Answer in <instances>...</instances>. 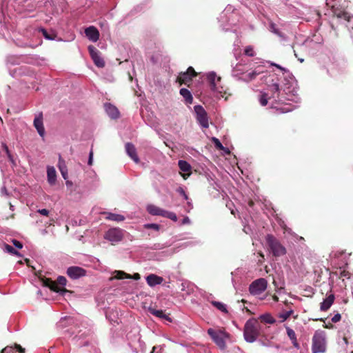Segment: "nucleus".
<instances>
[{
	"label": "nucleus",
	"instance_id": "obj_1",
	"mask_svg": "<svg viewBox=\"0 0 353 353\" xmlns=\"http://www.w3.org/2000/svg\"><path fill=\"white\" fill-rule=\"evenodd\" d=\"M261 325L255 319H249L245 324L243 335L248 343H253L261 334Z\"/></svg>",
	"mask_w": 353,
	"mask_h": 353
},
{
	"label": "nucleus",
	"instance_id": "obj_2",
	"mask_svg": "<svg viewBox=\"0 0 353 353\" xmlns=\"http://www.w3.org/2000/svg\"><path fill=\"white\" fill-rule=\"evenodd\" d=\"M266 242L274 256L279 257L286 254L285 248L272 234H268L266 236Z\"/></svg>",
	"mask_w": 353,
	"mask_h": 353
},
{
	"label": "nucleus",
	"instance_id": "obj_3",
	"mask_svg": "<svg viewBox=\"0 0 353 353\" xmlns=\"http://www.w3.org/2000/svg\"><path fill=\"white\" fill-rule=\"evenodd\" d=\"M326 351V339L322 332L316 331L312 337V352L324 353Z\"/></svg>",
	"mask_w": 353,
	"mask_h": 353
},
{
	"label": "nucleus",
	"instance_id": "obj_4",
	"mask_svg": "<svg viewBox=\"0 0 353 353\" xmlns=\"http://www.w3.org/2000/svg\"><path fill=\"white\" fill-rule=\"evenodd\" d=\"M208 334L211 336L213 341L221 348L223 349L225 347V342L224 338H228L229 334L223 330L216 331L212 328L208 330Z\"/></svg>",
	"mask_w": 353,
	"mask_h": 353
},
{
	"label": "nucleus",
	"instance_id": "obj_5",
	"mask_svg": "<svg viewBox=\"0 0 353 353\" xmlns=\"http://www.w3.org/2000/svg\"><path fill=\"white\" fill-rule=\"evenodd\" d=\"M196 76V72L192 66H190L185 72H181L179 74L176 78V82L180 85L185 84L190 87V83L192 82V78Z\"/></svg>",
	"mask_w": 353,
	"mask_h": 353
},
{
	"label": "nucleus",
	"instance_id": "obj_6",
	"mask_svg": "<svg viewBox=\"0 0 353 353\" xmlns=\"http://www.w3.org/2000/svg\"><path fill=\"white\" fill-rule=\"evenodd\" d=\"M267 284V281L265 279H256L250 284L249 291L254 295L260 294L265 290Z\"/></svg>",
	"mask_w": 353,
	"mask_h": 353
},
{
	"label": "nucleus",
	"instance_id": "obj_7",
	"mask_svg": "<svg viewBox=\"0 0 353 353\" xmlns=\"http://www.w3.org/2000/svg\"><path fill=\"white\" fill-rule=\"evenodd\" d=\"M194 108L199 123L203 128H208L209 127L208 117L205 109L200 105H195Z\"/></svg>",
	"mask_w": 353,
	"mask_h": 353
},
{
	"label": "nucleus",
	"instance_id": "obj_8",
	"mask_svg": "<svg viewBox=\"0 0 353 353\" xmlns=\"http://www.w3.org/2000/svg\"><path fill=\"white\" fill-rule=\"evenodd\" d=\"M89 53L94 64L99 68L105 66V61L100 56V52L93 46L88 47Z\"/></svg>",
	"mask_w": 353,
	"mask_h": 353
},
{
	"label": "nucleus",
	"instance_id": "obj_9",
	"mask_svg": "<svg viewBox=\"0 0 353 353\" xmlns=\"http://www.w3.org/2000/svg\"><path fill=\"white\" fill-rule=\"evenodd\" d=\"M104 238L111 242H119L123 239L122 230L117 228L110 229L105 234Z\"/></svg>",
	"mask_w": 353,
	"mask_h": 353
},
{
	"label": "nucleus",
	"instance_id": "obj_10",
	"mask_svg": "<svg viewBox=\"0 0 353 353\" xmlns=\"http://www.w3.org/2000/svg\"><path fill=\"white\" fill-rule=\"evenodd\" d=\"M41 280L43 285L49 288L53 292H59L61 294L68 292L65 288L57 286V283L50 278L44 277Z\"/></svg>",
	"mask_w": 353,
	"mask_h": 353
},
{
	"label": "nucleus",
	"instance_id": "obj_11",
	"mask_svg": "<svg viewBox=\"0 0 353 353\" xmlns=\"http://www.w3.org/2000/svg\"><path fill=\"white\" fill-rule=\"evenodd\" d=\"M86 274V270L78 266H72L68 268L67 274L72 279H77L80 277L84 276Z\"/></svg>",
	"mask_w": 353,
	"mask_h": 353
},
{
	"label": "nucleus",
	"instance_id": "obj_12",
	"mask_svg": "<svg viewBox=\"0 0 353 353\" xmlns=\"http://www.w3.org/2000/svg\"><path fill=\"white\" fill-rule=\"evenodd\" d=\"M207 79L209 82L210 87L212 90L218 91L221 92V91L219 90L217 87V83L221 81L220 77H217L215 72H212L208 74Z\"/></svg>",
	"mask_w": 353,
	"mask_h": 353
},
{
	"label": "nucleus",
	"instance_id": "obj_13",
	"mask_svg": "<svg viewBox=\"0 0 353 353\" xmlns=\"http://www.w3.org/2000/svg\"><path fill=\"white\" fill-rule=\"evenodd\" d=\"M250 65L247 63H239L233 69V75L238 79L250 70Z\"/></svg>",
	"mask_w": 353,
	"mask_h": 353
},
{
	"label": "nucleus",
	"instance_id": "obj_14",
	"mask_svg": "<svg viewBox=\"0 0 353 353\" xmlns=\"http://www.w3.org/2000/svg\"><path fill=\"white\" fill-rule=\"evenodd\" d=\"M34 126L37 129L39 134L43 137L45 134V129L43 123V114L40 112L34 119Z\"/></svg>",
	"mask_w": 353,
	"mask_h": 353
},
{
	"label": "nucleus",
	"instance_id": "obj_15",
	"mask_svg": "<svg viewBox=\"0 0 353 353\" xmlns=\"http://www.w3.org/2000/svg\"><path fill=\"white\" fill-rule=\"evenodd\" d=\"M86 37L92 42H96L99 39V32L94 26H90L85 30Z\"/></svg>",
	"mask_w": 353,
	"mask_h": 353
},
{
	"label": "nucleus",
	"instance_id": "obj_16",
	"mask_svg": "<svg viewBox=\"0 0 353 353\" xmlns=\"http://www.w3.org/2000/svg\"><path fill=\"white\" fill-rule=\"evenodd\" d=\"M104 107L107 114L111 119H117L119 118L120 113L116 106L112 105L111 103H105Z\"/></svg>",
	"mask_w": 353,
	"mask_h": 353
},
{
	"label": "nucleus",
	"instance_id": "obj_17",
	"mask_svg": "<svg viewBox=\"0 0 353 353\" xmlns=\"http://www.w3.org/2000/svg\"><path fill=\"white\" fill-rule=\"evenodd\" d=\"M334 299L335 296L334 294H329L321 303L320 310L323 312L327 311L334 303Z\"/></svg>",
	"mask_w": 353,
	"mask_h": 353
},
{
	"label": "nucleus",
	"instance_id": "obj_18",
	"mask_svg": "<svg viewBox=\"0 0 353 353\" xmlns=\"http://www.w3.org/2000/svg\"><path fill=\"white\" fill-rule=\"evenodd\" d=\"M125 150L127 154L130 157V158L135 162L139 163V159L137 154V150L134 145L130 143H127L125 144Z\"/></svg>",
	"mask_w": 353,
	"mask_h": 353
},
{
	"label": "nucleus",
	"instance_id": "obj_19",
	"mask_svg": "<svg viewBox=\"0 0 353 353\" xmlns=\"http://www.w3.org/2000/svg\"><path fill=\"white\" fill-rule=\"evenodd\" d=\"M179 167L181 171L185 172L182 174V176L184 179H186L190 175L191 166L190 165L185 161L179 160L178 162Z\"/></svg>",
	"mask_w": 353,
	"mask_h": 353
},
{
	"label": "nucleus",
	"instance_id": "obj_20",
	"mask_svg": "<svg viewBox=\"0 0 353 353\" xmlns=\"http://www.w3.org/2000/svg\"><path fill=\"white\" fill-rule=\"evenodd\" d=\"M260 74V72H257L256 70H251L248 71V72L245 73L243 75H241V77L238 79L240 81H242L243 82H250L251 81L255 79L256 77Z\"/></svg>",
	"mask_w": 353,
	"mask_h": 353
},
{
	"label": "nucleus",
	"instance_id": "obj_21",
	"mask_svg": "<svg viewBox=\"0 0 353 353\" xmlns=\"http://www.w3.org/2000/svg\"><path fill=\"white\" fill-rule=\"evenodd\" d=\"M146 281L150 286L153 287L161 284L163 279L161 276L151 274L146 277Z\"/></svg>",
	"mask_w": 353,
	"mask_h": 353
},
{
	"label": "nucleus",
	"instance_id": "obj_22",
	"mask_svg": "<svg viewBox=\"0 0 353 353\" xmlns=\"http://www.w3.org/2000/svg\"><path fill=\"white\" fill-rule=\"evenodd\" d=\"M286 332L288 337L291 340L293 346L296 349H299L300 345L297 341L295 332L292 328L286 327Z\"/></svg>",
	"mask_w": 353,
	"mask_h": 353
},
{
	"label": "nucleus",
	"instance_id": "obj_23",
	"mask_svg": "<svg viewBox=\"0 0 353 353\" xmlns=\"http://www.w3.org/2000/svg\"><path fill=\"white\" fill-rule=\"evenodd\" d=\"M148 311L152 315H154L160 319H166V320L169 321L170 322L172 321L171 319L168 315L164 314L163 311L161 310H157L154 307H150L148 308Z\"/></svg>",
	"mask_w": 353,
	"mask_h": 353
},
{
	"label": "nucleus",
	"instance_id": "obj_24",
	"mask_svg": "<svg viewBox=\"0 0 353 353\" xmlns=\"http://www.w3.org/2000/svg\"><path fill=\"white\" fill-rule=\"evenodd\" d=\"M180 94L184 98L185 101L188 104H192L193 97L190 91L186 88H181L179 91Z\"/></svg>",
	"mask_w": 353,
	"mask_h": 353
},
{
	"label": "nucleus",
	"instance_id": "obj_25",
	"mask_svg": "<svg viewBox=\"0 0 353 353\" xmlns=\"http://www.w3.org/2000/svg\"><path fill=\"white\" fill-rule=\"evenodd\" d=\"M48 181L50 185H53L56 181V170L53 167H48L47 170Z\"/></svg>",
	"mask_w": 353,
	"mask_h": 353
},
{
	"label": "nucleus",
	"instance_id": "obj_26",
	"mask_svg": "<svg viewBox=\"0 0 353 353\" xmlns=\"http://www.w3.org/2000/svg\"><path fill=\"white\" fill-rule=\"evenodd\" d=\"M159 216L170 219L174 221H177V216L175 213H174L172 212H169V211L165 210L162 208H161V210H160Z\"/></svg>",
	"mask_w": 353,
	"mask_h": 353
},
{
	"label": "nucleus",
	"instance_id": "obj_27",
	"mask_svg": "<svg viewBox=\"0 0 353 353\" xmlns=\"http://www.w3.org/2000/svg\"><path fill=\"white\" fill-rule=\"evenodd\" d=\"M259 319L263 323L273 324L276 322L275 319L269 313L261 315Z\"/></svg>",
	"mask_w": 353,
	"mask_h": 353
},
{
	"label": "nucleus",
	"instance_id": "obj_28",
	"mask_svg": "<svg viewBox=\"0 0 353 353\" xmlns=\"http://www.w3.org/2000/svg\"><path fill=\"white\" fill-rule=\"evenodd\" d=\"M104 214H106V219H109V220H111V221H122L125 219L124 216L123 215H121V214H114V213H111V212H104Z\"/></svg>",
	"mask_w": 353,
	"mask_h": 353
},
{
	"label": "nucleus",
	"instance_id": "obj_29",
	"mask_svg": "<svg viewBox=\"0 0 353 353\" xmlns=\"http://www.w3.org/2000/svg\"><path fill=\"white\" fill-rule=\"evenodd\" d=\"M161 208L157 207L154 205H148L147 206V211L149 214L154 216H159Z\"/></svg>",
	"mask_w": 353,
	"mask_h": 353
},
{
	"label": "nucleus",
	"instance_id": "obj_30",
	"mask_svg": "<svg viewBox=\"0 0 353 353\" xmlns=\"http://www.w3.org/2000/svg\"><path fill=\"white\" fill-rule=\"evenodd\" d=\"M59 170H60L62 176L65 179H66L68 177V172H67L65 165H64V161L61 159V157H59Z\"/></svg>",
	"mask_w": 353,
	"mask_h": 353
},
{
	"label": "nucleus",
	"instance_id": "obj_31",
	"mask_svg": "<svg viewBox=\"0 0 353 353\" xmlns=\"http://www.w3.org/2000/svg\"><path fill=\"white\" fill-rule=\"evenodd\" d=\"M211 303H212V305H214L219 310H220V311H221V312H223L224 313H228V310L226 308V306L223 303L219 302V301H213L211 302Z\"/></svg>",
	"mask_w": 353,
	"mask_h": 353
},
{
	"label": "nucleus",
	"instance_id": "obj_32",
	"mask_svg": "<svg viewBox=\"0 0 353 353\" xmlns=\"http://www.w3.org/2000/svg\"><path fill=\"white\" fill-rule=\"evenodd\" d=\"M3 247H4L3 250L5 251H6L7 252H8L12 255L21 256L20 253L18 251H17L12 246L5 243Z\"/></svg>",
	"mask_w": 353,
	"mask_h": 353
},
{
	"label": "nucleus",
	"instance_id": "obj_33",
	"mask_svg": "<svg viewBox=\"0 0 353 353\" xmlns=\"http://www.w3.org/2000/svg\"><path fill=\"white\" fill-rule=\"evenodd\" d=\"M270 90L272 92V97H279V85L277 83H273L272 85H270Z\"/></svg>",
	"mask_w": 353,
	"mask_h": 353
},
{
	"label": "nucleus",
	"instance_id": "obj_34",
	"mask_svg": "<svg viewBox=\"0 0 353 353\" xmlns=\"http://www.w3.org/2000/svg\"><path fill=\"white\" fill-rule=\"evenodd\" d=\"M115 273H116V275L114 277L117 279H130L131 278L130 274H128L124 272L123 271L118 270V271H115Z\"/></svg>",
	"mask_w": 353,
	"mask_h": 353
},
{
	"label": "nucleus",
	"instance_id": "obj_35",
	"mask_svg": "<svg viewBox=\"0 0 353 353\" xmlns=\"http://www.w3.org/2000/svg\"><path fill=\"white\" fill-rule=\"evenodd\" d=\"M270 97H268V94L266 93H263L260 96L259 101L261 105L265 106L268 104V99Z\"/></svg>",
	"mask_w": 353,
	"mask_h": 353
},
{
	"label": "nucleus",
	"instance_id": "obj_36",
	"mask_svg": "<svg viewBox=\"0 0 353 353\" xmlns=\"http://www.w3.org/2000/svg\"><path fill=\"white\" fill-rule=\"evenodd\" d=\"M292 313L293 310H290L289 311H286L285 312L279 314V317L281 318L282 319L281 321L283 322L285 320H287Z\"/></svg>",
	"mask_w": 353,
	"mask_h": 353
},
{
	"label": "nucleus",
	"instance_id": "obj_37",
	"mask_svg": "<svg viewBox=\"0 0 353 353\" xmlns=\"http://www.w3.org/2000/svg\"><path fill=\"white\" fill-rule=\"evenodd\" d=\"M244 54L248 57H254L255 55L254 48L251 46L245 47Z\"/></svg>",
	"mask_w": 353,
	"mask_h": 353
},
{
	"label": "nucleus",
	"instance_id": "obj_38",
	"mask_svg": "<svg viewBox=\"0 0 353 353\" xmlns=\"http://www.w3.org/2000/svg\"><path fill=\"white\" fill-rule=\"evenodd\" d=\"M212 140V142L214 143L215 147L217 149L221 150H225V148L223 146L222 143L220 142V141L217 138L213 137Z\"/></svg>",
	"mask_w": 353,
	"mask_h": 353
},
{
	"label": "nucleus",
	"instance_id": "obj_39",
	"mask_svg": "<svg viewBox=\"0 0 353 353\" xmlns=\"http://www.w3.org/2000/svg\"><path fill=\"white\" fill-rule=\"evenodd\" d=\"M57 283V286L59 285L62 287H64L66 285L67 280L65 277L63 276H58L57 281H55Z\"/></svg>",
	"mask_w": 353,
	"mask_h": 353
},
{
	"label": "nucleus",
	"instance_id": "obj_40",
	"mask_svg": "<svg viewBox=\"0 0 353 353\" xmlns=\"http://www.w3.org/2000/svg\"><path fill=\"white\" fill-rule=\"evenodd\" d=\"M144 228L146 229H154L158 231L160 228V225L156 223H147L144 225Z\"/></svg>",
	"mask_w": 353,
	"mask_h": 353
},
{
	"label": "nucleus",
	"instance_id": "obj_41",
	"mask_svg": "<svg viewBox=\"0 0 353 353\" xmlns=\"http://www.w3.org/2000/svg\"><path fill=\"white\" fill-rule=\"evenodd\" d=\"M1 353H15V350L12 346H6L1 350Z\"/></svg>",
	"mask_w": 353,
	"mask_h": 353
},
{
	"label": "nucleus",
	"instance_id": "obj_42",
	"mask_svg": "<svg viewBox=\"0 0 353 353\" xmlns=\"http://www.w3.org/2000/svg\"><path fill=\"white\" fill-rule=\"evenodd\" d=\"M176 192L179 194H180L184 198V199H185V200L188 199V196L185 193V190H183V188H181V187L178 188L177 190H176Z\"/></svg>",
	"mask_w": 353,
	"mask_h": 353
},
{
	"label": "nucleus",
	"instance_id": "obj_43",
	"mask_svg": "<svg viewBox=\"0 0 353 353\" xmlns=\"http://www.w3.org/2000/svg\"><path fill=\"white\" fill-rule=\"evenodd\" d=\"M11 242L18 249H21L23 248V244L17 239H12Z\"/></svg>",
	"mask_w": 353,
	"mask_h": 353
},
{
	"label": "nucleus",
	"instance_id": "obj_44",
	"mask_svg": "<svg viewBox=\"0 0 353 353\" xmlns=\"http://www.w3.org/2000/svg\"><path fill=\"white\" fill-rule=\"evenodd\" d=\"M341 319V315L339 313L336 314L332 318V323H337L340 321Z\"/></svg>",
	"mask_w": 353,
	"mask_h": 353
},
{
	"label": "nucleus",
	"instance_id": "obj_45",
	"mask_svg": "<svg viewBox=\"0 0 353 353\" xmlns=\"http://www.w3.org/2000/svg\"><path fill=\"white\" fill-rule=\"evenodd\" d=\"M14 350L16 349L20 353H25V348L22 347L20 345L15 343L14 344Z\"/></svg>",
	"mask_w": 353,
	"mask_h": 353
},
{
	"label": "nucleus",
	"instance_id": "obj_46",
	"mask_svg": "<svg viewBox=\"0 0 353 353\" xmlns=\"http://www.w3.org/2000/svg\"><path fill=\"white\" fill-rule=\"evenodd\" d=\"M37 212L41 215L46 216H48L50 213L49 210L47 209L38 210Z\"/></svg>",
	"mask_w": 353,
	"mask_h": 353
},
{
	"label": "nucleus",
	"instance_id": "obj_47",
	"mask_svg": "<svg viewBox=\"0 0 353 353\" xmlns=\"http://www.w3.org/2000/svg\"><path fill=\"white\" fill-rule=\"evenodd\" d=\"M42 33L46 39L50 40L54 39V37H51L45 29H42Z\"/></svg>",
	"mask_w": 353,
	"mask_h": 353
},
{
	"label": "nucleus",
	"instance_id": "obj_48",
	"mask_svg": "<svg viewBox=\"0 0 353 353\" xmlns=\"http://www.w3.org/2000/svg\"><path fill=\"white\" fill-rule=\"evenodd\" d=\"M292 109L289 108H278L277 109V111L279 112V113H285V112H288L290 111H291Z\"/></svg>",
	"mask_w": 353,
	"mask_h": 353
},
{
	"label": "nucleus",
	"instance_id": "obj_49",
	"mask_svg": "<svg viewBox=\"0 0 353 353\" xmlns=\"http://www.w3.org/2000/svg\"><path fill=\"white\" fill-rule=\"evenodd\" d=\"M92 157H93V152H92V151H90V154H89V159H88V162L89 165H92Z\"/></svg>",
	"mask_w": 353,
	"mask_h": 353
},
{
	"label": "nucleus",
	"instance_id": "obj_50",
	"mask_svg": "<svg viewBox=\"0 0 353 353\" xmlns=\"http://www.w3.org/2000/svg\"><path fill=\"white\" fill-rule=\"evenodd\" d=\"M130 279H133L134 280L140 279V274L139 273H135L132 276H131Z\"/></svg>",
	"mask_w": 353,
	"mask_h": 353
},
{
	"label": "nucleus",
	"instance_id": "obj_51",
	"mask_svg": "<svg viewBox=\"0 0 353 353\" xmlns=\"http://www.w3.org/2000/svg\"><path fill=\"white\" fill-rule=\"evenodd\" d=\"M324 327L327 329H332L334 327V325L332 323H328L327 324L324 325Z\"/></svg>",
	"mask_w": 353,
	"mask_h": 353
},
{
	"label": "nucleus",
	"instance_id": "obj_52",
	"mask_svg": "<svg viewBox=\"0 0 353 353\" xmlns=\"http://www.w3.org/2000/svg\"><path fill=\"white\" fill-rule=\"evenodd\" d=\"M272 298H273V300L276 302H277L279 301V297L276 295H274Z\"/></svg>",
	"mask_w": 353,
	"mask_h": 353
},
{
	"label": "nucleus",
	"instance_id": "obj_53",
	"mask_svg": "<svg viewBox=\"0 0 353 353\" xmlns=\"http://www.w3.org/2000/svg\"><path fill=\"white\" fill-rule=\"evenodd\" d=\"M274 25L272 24L271 27H272V28L274 29V32L276 34H279V32L276 29L274 28Z\"/></svg>",
	"mask_w": 353,
	"mask_h": 353
},
{
	"label": "nucleus",
	"instance_id": "obj_54",
	"mask_svg": "<svg viewBox=\"0 0 353 353\" xmlns=\"http://www.w3.org/2000/svg\"><path fill=\"white\" fill-rule=\"evenodd\" d=\"M10 209L12 211L14 210V206L11 203H10Z\"/></svg>",
	"mask_w": 353,
	"mask_h": 353
},
{
	"label": "nucleus",
	"instance_id": "obj_55",
	"mask_svg": "<svg viewBox=\"0 0 353 353\" xmlns=\"http://www.w3.org/2000/svg\"><path fill=\"white\" fill-rule=\"evenodd\" d=\"M319 320L322 321V322H325V319H319Z\"/></svg>",
	"mask_w": 353,
	"mask_h": 353
},
{
	"label": "nucleus",
	"instance_id": "obj_56",
	"mask_svg": "<svg viewBox=\"0 0 353 353\" xmlns=\"http://www.w3.org/2000/svg\"><path fill=\"white\" fill-rule=\"evenodd\" d=\"M277 68H280V69H282V68L278 65H275Z\"/></svg>",
	"mask_w": 353,
	"mask_h": 353
},
{
	"label": "nucleus",
	"instance_id": "obj_57",
	"mask_svg": "<svg viewBox=\"0 0 353 353\" xmlns=\"http://www.w3.org/2000/svg\"><path fill=\"white\" fill-rule=\"evenodd\" d=\"M26 263H29V261H30V260H29V259H26Z\"/></svg>",
	"mask_w": 353,
	"mask_h": 353
},
{
	"label": "nucleus",
	"instance_id": "obj_58",
	"mask_svg": "<svg viewBox=\"0 0 353 353\" xmlns=\"http://www.w3.org/2000/svg\"><path fill=\"white\" fill-rule=\"evenodd\" d=\"M66 184H67V185H70V184H71V183H70V182H69V181H67V182H66Z\"/></svg>",
	"mask_w": 353,
	"mask_h": 353
},
{
	"label": "nucleus",
	"instance_id": "obj_59",
	"mask_svg": "<svg viewBox=\"0 0 353 353\" xmlns=\"http://www.w3.org/2000/svg\"><path fill=\"white\" fill-rule=\"evenodd\" d=\"M11 218H12V219L14 218V214L11 215Z\"/></svg>",
	"mask_w": 353,
	"mask_h": 353
},
{
	"label": "nucleus",
	"instance_id": "obj_60",
	"mask_svg": "<svg viewBox=\"0 0 353 353\" xmlns=\"http://www.w3.org/2000/svg\"><path fill=\"white\" fill-rule=\"evenodd\" d=\"M341 274H342V276H345V272H343Z\"/></svg>",
	"mask_w": 353,
	"mask_h": 353
},
{
	"label": "nucleus",
	"instance_id": "obj_61",
	"mask_svg": "<svg viewBox=\"0 0 353 353\" xmlns=\"http://www.w3.org/2000/svg\"><path fill=\"white\" fill-rule=\"evenodd\" d=\"M188 218H186V219L184 220V221H185V222H187V221H188Z\"/></svg>",
	"mask_w": 353,
	"mask_h": 353
},
{
	"label": "nucleus",
	"instance_id": "obj_62",
	"mask_svg": "<svg viewBox=\"0 0 353 353\" xmlns=\"http://www.w3.org/2000/svg\"><path fill=\"white\" fill-rule=\"evenodd\" d=\"M188 218H186V219L184 220V221H185V222H187V221H188Z\"/></svg>",
	"mask_w": 353,
	"mask_h": 353
},
{
	"label": "nucleus",
	"instance_id": "obj_63",
	"mask_svg": "<svg viewBox=\"0 0 353 353\" xmlns=\"http://www.w3.org/2000/svg\"><path fill=\"white\" fill-rule=\"evenodd\" d=\"M252 204H253V202H252V201H251V202L250 203V205H252Z\"/></svg>",
	"mask_w": 353,
	"mask_h": 353
},
{
	"label": "nucleus",
	"instance_id": "obj_64",
	"mask_svg": "<svg viewBox=\"0 0 353 353\" xmlns=\"http://www.w3.org/2000/svg\"><path fill=\"white\" fill-rule=\"evenodd\" d=\"M351 353H353V351H352Z\"/></svg>",
	"mask_w": 353,
	"mask_h": 353
}]
</instances>
